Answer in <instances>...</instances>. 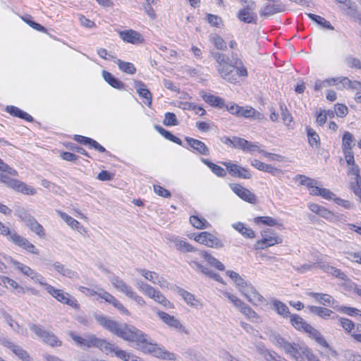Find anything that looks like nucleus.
Listing matches in <instances>:
<instances>
[{"label":"nucleus","mask_w":361,"mask_h":361,"mask_svg":"<svg viewBox=\"0 0 361 361\" xmlns=\"http://www.w3.org/2000/svg\"><path fill=\"white\" fill-rule=\"evenodd\" d=\"M94 319L105 329L126 341L134 343V347L137 350L145 353L152 354L157 357L169 360H176V355L174 353L153 343L147 334L135 326L126 323H118L103 314H95Z\"/></svg>","instance_id":"1"},{"label":"nucleus","mask_w":361,"mask_h":361,"mask_svg":"<svg viewBox=\"0 0 361 361\" xmlns=\"http://www.w3.org/2000/svg\"><path fill=\"white\" fill-rule=\"evenodd\" d=\"M270 340L274 345L282 349L295 361H319L306 345L302 343H291L278 333L270 335Z\"/></svg>","instance_id":"2"},{"label":"nucleus","mask_w":361,"mask_h":361,"mask_svg":"<svg viewBox=\"0 0 361 361\" xmlns=\"http://www.w3.org/2000/svg\"><path fill=\"white\" fill-rule=\"evenodd\" d=\"M68 335L80 347L97 348L101 350H104L106 347L107 341L97 338L94 334H87L85 337H81L75 332L70 331Z\"/></svg>","instance_id":"3"},{"label":"nucleus","mask_w":361,"mask_h":361,"mask_svg":"<svg viewBox=\"0 0 361 361\" xmlns=\"http://www.w3.org/2000/svg\"><path fill=\"white\" fill-rule=\"evenodd\" d=\"M40 285L43 286L47 291L59 302L69 305L74 309H79V304L77 300L68 293L61 289H56L45 281H40Z\"/></svg>","instance_id":"4"},{"label":"nucleus","mask_w":361,"mask_h":361,"mask_svg":"<svg viewBox=\"0 0 361 361\" xmlns=\"http://www.w3.org/2000/svg\"><path fill=\"white\" fill-rule=\"evenodd\" d=\"M242 2L243 8L238 12V18L245 23L256 24L257 20V16L255 12L256 3L253 0H244Z\"/></svg>","instance_id":"5"},{"label":"nucleus","mask_w":361,"mask_h":361,"mask_svg":"<svg viewBox=\"0 0 361 361\" xmlns=\"http://www.w3.org/2000/svg\"><path fill=\"white\" fill-rule=\"evenodd\" d=\"M224 296L226 297L235 307H237L240 312L243 314L248 319L252 322H257L259 319V315L254 311L248 305L245 303L240 299H239L235 295L226 292L224 293Z\"/></svg>","instance_id":"6"},{"label":"nucleus","mask_w":361,"mask_h":361,"mask_svg":"<svg viewBox=\"0 0 361 361\" xmlns=\"http://www.w3.org/2000/svg\"><path fill=\"white\" fill-rule=\"evenodd\" d=\"M238 289L242 293V295L253 305H260L265 301L264 297L259 294V293L252 285V283L246 281L244 282L242 287H239Z\"/></svg>","instance_id":"7"},{"label":"nucleus","mask_w":361,"mask_h":361,"mask_svg":"<svg viewBox=\"0 0 361 361\" xmlns=\"http://www.w3.org/2000/svg\"><path fill=\"white\" fill-rule=\"evenodd\" d=\"M30 329L42 339V341L51 346H60L61 342L52 333L44 330L40 325L31 324L29 325Z\"/></svg>","instance_id":"8"},{"label":"nucleus","mask_w":361,"mask_h":361,"mask_svg":"<svg viewBox=\"0 0 361 361\" xmlns=\"http://www.w3.org/2000/svg\"><path fill=\"white\" fill-rule=\"evenodd\" d=\"M195 241L209 247L220 249L224 246V243L214 234L204 231L195 237Z\"/></svg>","instance_id":"9"},{"label":"nucleus","mask_w":361,"mask_h":361,"mask_svg":"<svg viewBox=\"0 0 361 361\" xmlns=\"http://www.w3.org/2000/svg\"><path fill=\"white\" fill-rule=\"evenodd\" d=\"M7 238L15 245L26 250L27 252L39 255V251L35 246L30 243L26 238L18 235L16 231H10L9 233L7 235Z\"/></svg>","instance_id":"10"},{"label":"nucleus","mask_w":361,"mask_h":361,"mask_svg":"<svg viewBox=\"0 0 361 361\" xmlns=\"http://www.w3.org/2000/svg\"><path fill=\"white\" fill-rule=\"evenodd\" d=\"M11 263L17 270L20 271L25 276L30 277L36 283H39L40 284V281H44V279L41 274H38L28 266L13 259L11 260Z\"/></svg>","instance_id":"11"},{"label":"nucleus","mask_w":361,"mask_h":361,"mask_svg":"<svg viewBox=\"0 0 361 361\" xmlns=\"http://www.w3.org/2000/svg\"><path fill=\"white\" fill-rule=\"evenodd\" d=\"M230 187L240 198L249 203L255 204L257 201L256 195L250 190L238 183L231 184Z\"/></svg>","instance_id":"12"},{"label":"nucleus","mask_w":361,"mask_h":361,"mask_svg":"<svg viewBox=\"0 0 361 361\" xmlns=\"http://www.w3.org/2000/svg\"><path fill=\"white\" fill-rule=\"evenodd\" d=\"M157 314L159 316L160 319H161V321L169 326L174 328L176 330L184 332L185 334H188V331L182 325L180 322L173 316H171L168 313L160 310L157 312Z\"/></svg>","instance_id":"13"},{"label":"nucleus","mask_w":361,"mask_h":361,"mask_svg":"<svg viewBox=\"0 0 361 361\" xmlns=\"http://www.w3.org/2000/svg\"><path fill=\"white\" fill-rule=\"evenodd\" d=\"M222 164L226 167L228 173L232 176L245 179H250L252 177V173L250 171L238 164L230 162H223Z\"/></svg>","instance_id":"14"},{"label":"nucleus","mask_w":361,"mask_h":361,"mask_svg":"<svg viewBox=\"0 0 361 361\" xmlns=\"http://www.w3.org/2000/svg\"><path fill=\"white\" fill-rule=\"evenodd\" d=\"M216 70L224 80L231 83H235L238 81V78L235 73L234 64L228 62L219 67H216Z\"/></svg>","instance_id":"15"},{"label":"nucleus","mask_w":361,"mask_h":361,"mask_svg":"<svg viewBox=\"0 0 361 361\" xmlns=\"http://www.w3.org/2000/svg\"><path fill=\"white\" fill-rule=\"evenodd\" d=\"M136 271L154 284H157L161 288L168 287V281L163 277H160L157 273L145 269H137Z\"/></svg>","instance_id":"16"},{"label":"nucleus","mask_w":361,"mask_h":361,"mask_svg":"<svg viewBox=\"0 0 361 361\" xmlns=\"http://www.w3.org/2000/svg\"><path fill=\"white\" fill-rule=\"evenodd\" d=\"M20 217L26 223L27 226L32 232L35 233L39 237L44 235V228L33 216L26 212H23L20 215Z\"/></svg>","instance_id":"17"},{"label":"nucleus","mask_w":361,"mask_h":361,"mask_svg":"<svg viewBox=\"0 0 361 361\" xmlns=\"http://www.w3.org/2000/svg\"><path fill=\"white\" fill-rule=\"evenodd\" d=\"M185 140L188 146L192 149L193 152L204 156H208L209 154V149L201 140L190 137H185Z\"/></svg>","instance_id":"18"},{"label":"nucleus","mask_w":361,"mask_h":361,"mask_svg":"<svg viewBox=\"0 0 361 361\" xmlns=\"http://www.w3.org/2000/svg\"><path fill=\"white\" fill-rule=\"evenodd\" d=\"M232 146L235 148L251 153L259 149V147L257 145L252 144L243 138L238 137H232Z\"/></svg>","instance_id":"19"},{"label":"nucleus","mask_w":361,"mask_h":361,"mask_svg":"<svg viewBox=\"0 0 361 361\" xmlns=\"http://www.w3.org/2000/svg\"><path fill=\"white\" fill-rule=\"evenodd\" d=\"M110 281L113 286L119 292L123 293L126 297H129L133 291V288L125 282L122 279L117 276L111 277Z\"/></svg>","instance_id":"20"},{"label":"nucleus","mask_w":361,"mask_h":361,"mask_svg":"<svg viewBox=\"0 0 361 361\" xmlns=\"http://www.w3.org/2000/svg\"><path fill=\"white\" fill-rule=\"evenodd\" d=\"M120 37L126 42L137 44L142 42V36L137 31L126 30L118 32Z\"/></svg>","instance_id":"21"},{"label":"nucleus","mask_w":361,"mask_h":361,"mask_svg":"<svg viewBox=\"0 0 361 361\" xmlns=\"http://www.w3.org/2000/svg\"><path fill=\"white\" fill-rule=\"evenodd\" d=\"M147 297L161 305L166 310L174 308L173 304L171 303L159 290H157L154 288Z\"/></svg>","instance_id":"22"},{"label":"nucleus","mask_w":361,"mask_h":361,"mask_svg":"<svg viewBox=\"0 0 361 361\" xmlns=\"http://www.w3.org/2000/svg\"><path fill=\"white\" fill-rule=\"evenodd\" d=\"M282 243L281 238L278 236H268L264 234L262 240H258L255 244V249H265L267 247Z\"/></svg>","instance_id":"23"},{"label":"nucleus","mask_w":361,"mask_h":361,"mask_svg":"<svg viewBox=\"0 0 361 361\" xmlns=\"http://www.w3.org/2000/svg\"><path fill=\"white\" fill-rule=\"evenodd\" d=\"M200 95L203 100L214 107H218L219 109L224 108L225 102L224 99L218 96L213 94H207L205 92L202 91Z\"/></svg>","instance_id":"24"},{"label":"nucleus","mask_w":361,"mask_h":361,"mask_svg":"<svg viewBox=\"0 0 361 361\" xmlns=\"http://www.w3.org/2000/svg\"><path fill=\"white\" fill-rule=\"evenodd\" d=\"M135 88L139 95L145 99L143 102L150 106L152 104V94L149 90L147 88L146 85L141 81L135 82Z\"/></svg>","instance_id":"25"},{"label":"nucleus","mask_w":361,"mask_h":361,"mask_svg":"<svg viewBox=\"0 0 361 361\" xmlns=\"http://www.w3.org/2000/svg\"><path fill=\"white\" fill-rule=\"evenodd\" d=\"M336 1L342 5V9L346 11L348 15L359 18L357 6L355 2L351 0H336Z\"/></svg>","instance_id":"26"},{"label":"nucleus","mask_w":361,"mask_h":361,"mask_svg":"<svg viewBox=\"0 0 361 361\" xmlns=\"http://www.w3.org/2000/svg\"><path fill=\"white\" fill-rule=\"evenodd\" d=\"M104 351L106 353H114V355L119 359L126 361L129 358L130 353L126 350L120 349L118 346H115L114 344L107 341L106 347L104 348Z\"/></svg>","instance_id":"27"},{"label":"nucleus","mask_w":361,"mask_h":361,"mask_svg":"<svg viewBox=\"0 0 361 361\" xmlns=\"http://www.w3.org/2000/svg\"><path fill=\"white\" fill-rule=\"evenodd\" d=\"M284 11V6L280 4H267L259 11L261 16L267 17Z\"/></svg>","instance_id":"28"},{"label":"nucleus","mask_w":361,"mask_h":361,"mask_svg":"<svg viewBox=\"0 0 361 361\" xmlns=\"http://www.w3.org/2000/svg\"><path fill=\"white\" fill-rule=\"evenodd\" d=\"M307 295L323 305H334L336 300L329 294L310 292Z\"/></svg>","instance_id":"29"},{"label":"nucleus","mask_w":361,"mask_h":361,"mask_svg":"<svg viewBox=\"0 0 361 361\" xmlns=\"http://www.w3.org/2000/svg\"><path fill=\"white\" fill-rule=\"evenodd\" d=\"M6 111L9 113L11 115L23 118L27 121H32L33 118L26 113L25 111L21 110L20 109L14 106H7L6 108Z\"/></svg>","instance_id":"30"},{"label":"nucleus","mask_w":361,"mask_h":361,"mask_svg":"<svg viewBox=\"0 0 361 361\" xmlns=\"http://www.w3.org/2000/svg\"><path fill=\"white\" fill-rule=\"evenodd\" d=\"M272 305L274 310L281 316H282L284 318L290 317L291 314L289 312V309L288 306L282 302L281 301L273 299L272 300Z\"/></svg>","instance_id":"31"},{"label":"nucleus","mask_w":361,"mask_h":361,"mask_svg":"<svg viewBox=\"0 0 361 361\" xmlns=\"http://www.w3.org/2000/svg\"><path fill=\"white\" fill-rule=\"evenodd\" d=\"M200 255L202 258L207 261L208 264L214 267L218 270L224 271L225 269L224 265L209 252L206 251H201L200 252Z\"/></svg>","instance_id":"32"},{"label":"nucleus","mask_w":361,"mask_h":361,"mask_svg":"<svg viewBox=\"0 0 361 361\" xmlns=\"http://www.w3.org/2000/svg\"><path fill=\"white\" fill-rule=\"evenodd\" d=\"M102 76L104 80L114 88L121 90L124 87L123 82L115 78L111 73L103 71Z\"/></svg>","instance_id":"33"},{"label":"nucleus","mask_w":361,"mask_h":361,"mask_svg":"<svg viewBox=\"0 0 361 361\" xmlns=\"http://www.w3.org/2000/svg\"><path fill=\"white\" fill-rule=\"evenodd\" d=\"M169 240L174 244V245L178 250L181 252H187L196 251V249L193 247L190 244L178 238H172Z\"/></svg>","instance_id":"34"},{"label":"nucleus","mask_w":361,"mask_h":361,"mask_svg":"<svg viewBox=\"0 0 361 361\" xmlns=\"http://www.w3.org/2000/svg\"><path fill=\"white\" fill-rule=\"evenodd\" d=\"M308 333L310 336L315 339V341L324 347H329L328 343L326 340L322 336L321 334L316 329L312 327L311 325L306 326L305 331Z\"/></svg>","instance_id":"35"},{"label":"nucleus","mask_w":361,"mask_h":361,"mask_svg":"<svg viewBox=\"0 0 361 361\" xmlns=\"http://www.w3.org/2000/svg\"><path fill=\"white\" fill-rule=\"evenodd\" d=\"M355 138L353 135L348 132L345 131L342 137V145L341 148L342 151H350L353 149V147L355 145L354 143Z\"/></svg>","instance_id":"36"},{"label":"nucleus","mask_w":361,"mask_h":361,"mask_svg":"<svg viewBox=\"0 0 361 361\" xmlns=\"http://www.w3.org/2000/svg\"><path fill=\"white\" fill-rule=\"evenodd\" d=\"M233 227L246 238H254L255 237L254 231L250 228L246 227L243 223L238 222L234 224H233Z\"/></svg>","instance_id":"37"},{"label":"nucleus","mask_w":361,"mask_h":361,"mask_svg":"<svg viewBox=\"0 0 361 361\" xmlns=\"http://www.w3.org/2000/svg\"><path fill=\"white\" fill-rule=\"evenodd\" d=\"M190 222L197 229L207 228L211 226L209 223L204 218H200L195 215H192L190 217Z\"/></svg>","instance_id":"38"},{"label":"nucleus","mask_w":361,"mask_h":361,"mask_svg":"<svg viewBox=\"0 0 361 361\" xmlns=\"http://www.w3.org/2000/svg\"><path fill=\"white\" fill-rule=\"evenodd\" d=\"M290 319L291 324L298 330L305 331L306 326L310 325L298 314H291Z\"/></svg>","instance_id":"39"},{"label":"nucleus","mask_w":361,"mask_h":361,"mask_svg":"<svg viewBox=\"0 0 361 361\" xmlns=\"http://www.w3.org/2000/svg\"><path fill=\"white\" fill-rule=\"evenodd\" d=\"M307 134L308 137V142L312 147H319L320 146V138L316 131L310 126L306 127Z\"/></svg>","instance_id":"40"},{"label":"nucleus","mask_w":361,"mask_h":361,"mask_svg":"<svg viewBox=\"0 0 361 361\" xmlns=\"http://www.w3.org/2000/svg\"><path fill=\"white\" fill-rule=\"evenodd\" d=\"M201 161L206 164L211 170L212 171L216 174L219 177H224L226 174V171L221 167L220 166H218L212 161H210L208 159L202 158Z\"/></svg>","instance_id":"41"},{"label":"nucleus","mask_w":361,"mask_h":361,"mask_svg":"<svg viewBox=\"0 0 361 361\" xmlns=\"http://www.w3.org/2000/svg\"><path fill=\"white\" fill-rule=\"evenodd\" d=\"M307 15L312 20L314 21L322 27L330 30H333L334 29L330 22L326 20L324 18L314 13H307Z\"/></svg>","instance_id":"42"},{"label":"nucleus","mask_w":361,"mask_h":361,"mask_svg":"<svg viewBox=\"0 0 361 361\" xmlns=\"http://www.w3.org/2000/svg\"><path fill=\"white\" fill-rule=\"evenodd\" d=\"M52 266L59 274L63 276L73 278L75 275V272L73 271L66 267L59 262H54Z\"/></svg>","instance_id":"43"},{"label":"nucleus","mask_w":361,"mask_h":361,"mask_svg":"<svg viewBox=\"0 0 361 361\" xmlns=\"http://www.w3.org/2000/svg\"><path fill=\"white\" fill-rule=\"evenodd\" d=\"M17 192H20L25 195H33L36 193V190L31 186L27 185L25 183L18 180L16 183V186H15L14 189Z\"/></svg>","instance_id":"44"},{"label":"nucleus","mask_w":361,"mask_h":361,"mask_svg":"<svg viewBox=\"0 0 361 361\" xmlns=\"http://www.w3.org/2000/svg\"><path fill=\"white\" fill-rule=\"evenodd\" d=\"M57 213L59 216L72 228L74 229H79L82 226H80V224L79 221L71 217V216L68 215L65 212L57 211Z\"/></svg>","instance_id":"45"},{"label":"nucleus","mask_w":361,"mask_h":361,"mask_svg":"<svg viewBox=\"0 0 361 361\" xmlns=\"http://www.w3.org/2000/svg\"><path fill=\"white\" fill-rule=\"evenodd\" d=\"M156 129L166 139H167L174 143H176L179 145L183 146L182 140L180 138H178V137L171 134L169 131H168V130H165L164 128H163L162 127L158 126H156Z\"/></svg>","instance_id":"46"},{"label":"nucleus","mask_w":361,"mask_h":361,"mask_svg":"<svg viewBox=\"0 0 361 361\" xmlns=\"http://www.w3.org/2000/svg\"><path fill=\"white\" fill-rule=\"evenodd\" d=\"M115 63H117L120 70L126 73L134 74L136 72V68L132 63L123 61L121 59H116Z\"/></svg>","instance_id":"47"},{"label":"nucleus","mask_w":361,"mask_h":361,"mask_svg":"<svg viewBox=\"0 0 361 361\" xmlns=\"http://www.w3.org/2000/svg\"><path fill=\"white\" fill-rule=\"evenodd\" d=\"M240 117H244V118H256L258 119H260L262 116L260 113L257 111L254 108L252 107H248L247 106L245 109L243 107H241Z\"/></svg>","instance_id":"48"},{"label":"nucleus","mask_w":361,"mask_h":361,"mask_svg":"<svg viewBox=\"0 0 361 361\" xmlns=\"http://www.w3.org/2000/svg\"><path fill=\"white\" fill-rule=\"evenodd\" d=\"M178 293L179 295H180L183 300L185 301V302L190 305V306H195V302L197 301L195 299V297L193 294L191 293L188 292L187 290L178 288Z\"/></svg>","instance_id":"49"},{"label":"nucleus","mask_w":361,"mask_h":361,"mask_svg":"<svg viewBox=\"0 0 361 361\" xmlns=\"http://www.w3.org/2000/svg\"><path fill=\"white\" fill-rule=\"evenodd\" d=\"M279 105L281 109V114L283 123L287 126H290L291 123L293 122V117L289 113L286 104L283 102H280Z\"/></svg>","instance_id":"50"},{"label":"nucleus","mask_w":361,"mask_h":361,"mask_svg":"<svg viewBox=\"0 0 361 361\" xmlns=\"http://www.w3.org/2000/svg\"><path fill=\"white\" fill-rule=\"evenodd\" d=\"M337 80L338 79L336 78H329L324 80H317L314 84V90L319 91L324 87L335 85L337 82Z\"/></svg>","instance_id":"51"},{"label":"nucleus","mask_w":361,"mask_h":361,"mask_svg":"<svg viewBox=\"0 0 361 361\" xmlns=\"http://www.w3.org/2000/svg\"><path fill=\"white\" fill-rule=\"evenodd\" d=\"M135 286L137 288L146 296H148V295L154 289L153 286L140 279H136Z\"/></svg>","instance_id":"52"},{"label":"nucleus","mask_w":361,"mask_h":361,"mask_svg":"<svg viewBox=\"0 0 361 361\" xmlns=\"http://www.w3.org/2000/svg\"><path fill=\"white\" fill-rule=\"evenodd\" d=\"M12 351L22 361H32L27 352L19 345H16Z\"/></svg>","instance_id":"53"},{"label":"nucleus","mask_w":361,"mask_h":361,"mask_svg":"<svg viewBox=\"0 0 361 361\" xmlns=\"http://www.w3.org/2000/svg\"><path fill=\"white\" fill-rule=\"evenodd\" d=\"M106 302L111 304L114 307L118 310L121 313L129 314L128 310L111 294L107 298Z\"/></svg>","instance_id":"54"},{"label":"nucleus","mask_w":361,"mask_h":361,"mask_svg":"<svg viewBox=\"0 0 361 361\" xmlns=\"http://www.w3.org/2000/svg\"><path fill=\"white\" fill-rule=\"evenodd\" d=\"M106 302L111 304L114 307L118 310L121 313L129 314L128 310L111 294L107 298Z\"/></svg>","instance_id":"55"},{"label":"nucleus","mask_w":361,"mask_h":361,"mask_svg":"<svg viewBox=\"0 0 361 361\" xmlns=\"http://www.w3.org/2000/svg\"><path fill=\"white\" fill-rule=\"evenodd\" d=\"M323 269L326 273L330 274L340 279L345 280L346 278V275L343 271L334 267L325 265L324 266Z\"/></svg>","instance_id":"56"},{"label":"nucleus","mask_w":361,"mask_h":361,"mask_svg":"<svg viewBox=\"0 0 361 361\" xmlns=\"http://www.w3.org/2000/svg\"><path fill=\"white\" fill-rule=\"evenodd\" d=\"M212 56L217 63L216 68L224 65L228 63L230 61V59L228 56L220 52H212Z\"/></svg>","instance_id":"57"},{"label":"nucleus","mask_w":361,"mask_h":361,"mask_svg":"<svg viewBox=\"0 0 361 361\" xmlns=\"http://www.w3.org/2000/svg\"><path fill=\"white\" fill-rule=\"evenodd\" d=\"M211 41L215 47L219 50L226 49V43L224 39L219 35L214 34L211 37Z\"/></svg>","instance_id":"58"},{"label":"nucleus","mask_w":361,"mask_h":361,"mask_svg":"<svg viewBox=\"0 0 361 361\" xmlns=\"http://www.w3.org/2000/svg\"><path fill=\"white\" fill-rule=\"evenodd\" d=\"M296 180L299 181L302 185H305L307 188L312 187V184H317V181L310 178L305 175H297Z\"/></svg>","instance_id":"59"},{"label":"nucleus","mask_w":361,"mask_h":361,"mask_svg":"<svg viewBox=\"0 0 361 361\" xmlns=\"http://www.w3.org/2000/svg\"><path fill=\"white\" fill-rule=\"evenodd\" d=\"M235 73L236 77H247V68L244 66L241 61H238L236 60L235 61Z\"/></svg>","instance_id":"60"},{"label":"nucleus","mask_w":361,"mask_h":361,"mask_svg":"<svg viewBox=\"0 0 361 361\" xmlns=\"http://www.w3.org/2000/svg\"><path fill=\"white\" fill-rule=\"evenodd\" d=\"M226 274L234 281L238 288L242 287L245 281L238 273L233 271L228 270Z\"/></svg>","instance_id":"61"},{"label":"nucleus","mask_w":361,"mask_h":361,"mask_svg":"<svg viewBox=\"0 0 361 361\" xmlns=\"http://www.w3.org/2000/svg\"><path fill=\"white\" fill-rule=\"evenodd\" d=\"M255 222L257 224L262 223L263 224L274 226L277 225V221L270 216H258L255 219Z\"/></svg>","instance_id":"62"},{"label":"nucleus","mask_w":361,"mask_h":361,"mask_svg":"<svg viewBox=\"0 0 361 361\" xmlns=\"http://www.w3.org/2000/svg\"><path fill=\"white\" fill-rule=\"evenodd\" d=\"M262 354L263 355V357L267 361H285L284 359H282L275 352H271L268 350H264L262 352Z\"/></svg>","instance_id":"63"},{"label":"nucleus","mask_w":361,"mask_h":361,"mask_svg":"<svg viewBox=\"0 0 361 361\" xmlns=\"http://www.w3.org/2000/svg\"><path fill=\"white\" fill-rule=\"evenodd\" d=\"M344 357L348 361H361V355L352 350H347L344 352Z\"/></svg>","instance_id":"64"}]
</instances>
